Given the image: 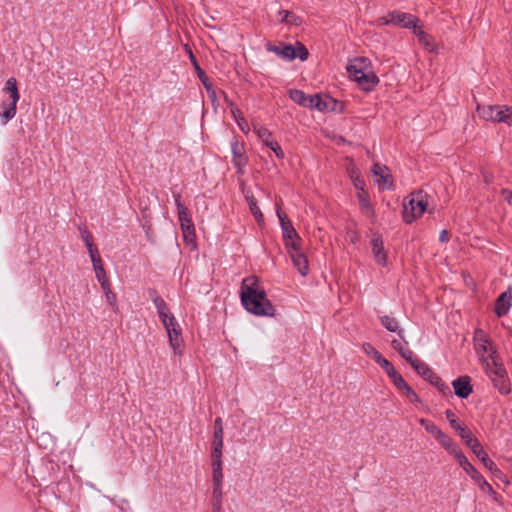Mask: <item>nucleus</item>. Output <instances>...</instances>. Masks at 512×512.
<instances>
[{"instance_id": "nucleus-1", "label": "nucleus", "mask_w": 512, "mask_h": 512, "mask_svg": "<svg viewBox=\"0 0 512 512\" xmlns=\"http://www.w3.org/2000/svg\"><path fill=\"white\" fill-rule=\"evenodd\" d=\"M475 349L484 366L486 375L492 381L494 387L503 395L510 393V381L502 363H499L490 340L480 329L475 331Z\"/></svg>"}, {"instance_id": "nucleus-2", "label": "nucleus", "mask_w": 512, "mask_h": 512, "mask_svg": "<svg viewBox=\"0 0 512 512\" xmlns=\"http://www.w3.org/2000/svg\"><path fill=\"white\" fill-rule=\"evenodd\" d=\"M241 302L245 309L257 316L275 315V308L267 298L265 291L259 288L256 278L249 277L242 281Z\"/></svg>"}, {"instance_id": "nucleus-3", "label": "nucleus", "mask_w": 512, "mask_h": 512, "mask_svg": "<svg viewBox=\"0 0 512 512\" xmlns=\"http://www.w3.org/2000/svg\"><path fill=\"white\" fill-rule=\"evenodd\" d=\"M154 305L161 322L167 332L169 344L174 351L175 355L182 354L183 338L180 325L174 315L169 314V308L165 300L156 298Z\"/></svg>"}, {"instance_id": "nucleus-4", "label": "nucleus", "mask_w": 512, "mask_h": 512, "mask_svg": "<svg viewBox=\"0 0 512 512\" xmlns=\"http://www.w3.org/2000/svg\"><path fill=\"white\" fill-rule=\"evenodd\" d=\"M427 207L422 191L412 193L408 203L403 205V219L406 223H412L416 218L422 216Z\"/></svg>"}, {"instance_id": "nucleus-5", "label": "nucleus", "mask_w": 512, "mask_h": 512, "mask_svg": "<svg viewBox=\"0 0 512 512\" xmlns=\"http://www.w3.org/2000/svg\"><path fill=\"white\" fill-rule=\"evenodd\" d=\"M378 22L379 24L383 25L393 24L399 27L413 29V32L417 33L419 19L416 16L409 13L393 11L388 13L384 17H380L378 19Z\"/></svg>"}, {"instance_id": "nucleus-6", "label": "nucleus", "mask_w": 512, "mask_h": 512, "mask_svg": "<svg viewBox=\"0 0 512 512\" xmlns=\"http://www.w3.org/2000/svg\"><path fill=\"white\" fill-rule=\"evenodd\" d=\"M415 365L413 369L421 375L425 380H427L430 384L437 387V389L442 392H450V388L447 384H445L442 379L423 361H414Z\"/></svg>"}, {"instance_id": "nucleus-7", "label": "nucleus", "mask_w": 512, "mask_h": 512, "mask_svg": "<svg viewBox=\"0 0 512 512\" xmlns=\"http://www.w3.org/2000/svg\"><path fill=\"white\" fill-rule=\"evenodd\" d=\"M287 249L294 266L302 276H306L308 273V259L306 255L301 251L300 243L297 241L287 243Z\"/></svg>"}, {"instance_id": "nucleus-8", "label": "nucleus", "mask_w": 512, "mask_h": 512, "mask_svg": "<svg viewBox=\"0 0 512 512\" xmlns=\"http://www.w3.org/2000/svg\"><path fill=\"white\" fill-rule=\"evenodd\" d=\"M277 216L280 221L285 244L287 245V243H292L294 241L300 243V238L298 236V233L294 229L292 222L287 218V216L284 213L281 212L280 209L277 210Z\"/></svg>"}, {"instance_id": "nucleus-9", "label": "nucleus", "mask_w": 512, "mask_h": 512, "mask_svg": "<svg viewBox=\"0 0 512 512\" xmlns=\"http://www.w3.org/2000/svg\"><path fill=\"white\" fill-rule=\"evenodd\" d=\"M370 62L367 58L358 57L352 60L347 66V71L350 78L354 81L362 74H366L370 71Z\"/></svg>"}, {"instance_id": "nucleus-10", "label": "nucleus", "mask_w": 512, "mask_h": 512, "mask_svg": "<svg viewBox=\"0 0 512 512\" xmlns=\"http://www.w3.org/2000/svg\"><path fill=\"white\" fill-rule=\"evenodd\" d=\"M512 306V287H509L505 292L501 293L495 302V314L498 317L505 316L510 307Z\"/></svg>"}, {"instance_id": "nucleus-11", "label": "nucleus", "mask_w": 512, "mask_h": 512, "mask_svg": "<svg viewBox=\"0 0 512 512\" xmlns=\"http://www.w3.org/2000/svg\"><path fill=\"white\" fill-rule=\"evenodd\" d=\"M223 437H224V431H223L222 419L220 417H217L214 421V434H213L211 455H216V456L222 455Z\"/></svg>"}, {"instance_id": "nucleus-12", "label": "nucleus", "mask_w": 512, "mask_h": 512, "mask_svg": "<svg viewBox=\"0 0 512 512\" xmlns=\"http://www.w3.org/2000/svg\"><path fill=\"white\" fill-rule=\"evenodd\" d=\"M266 49L269 52H272L282 59L285 60H294L296 58V54L294 53V46L291 44L281 43L280 45H273L271 42L266 44Z\"/></svg>"}, {"instance_id": "nucleus-13", "label": "nucleus", "mask_w": 512, "mask_h": 512, "mask_svg": "<svg viewBox=\"0 0 512 512\" xmlns=\"http://www.w3.org/2000/svg\"><path fill=\"white\" fill-rule=\"evenodd\" d=\"M455 394L462 399L468 398L472 393L473 387L469 376H461L452 382Z\"/></svg>"}, {"instance_id": "nucleus-14", "label": "nucleus", "mask_w": 512, "mask_h": 512, "mask_svg": "<svg viewBox=\"0 0 512 512\" xmlns=\"http://www.w3.org/2000/svg\"><path fill=\"white\" fill-rule=\"evenodd\" d=\"M231 150L233 154V164L237 168V173H242L243 167L247 164L244 146L242 143L235 140L231 143Z\"/></svg>"}, {"instance_id": "nucleus-15", "label": "nucleus", "mask_w": 512, "mask_h": 512, "mask_svg": "<svg viewBox=\"0 0 512 512\" xmlns=\"http://www.w3.org/2000/svg\"><path fill=\"white\" fill-rule=\"evenodd\" d=\"M372 253L379 265H386L387 257L384 251L383 240L379 235H374L371 239Z\"/></svg>"}, {"instance_id": "nucleus-16", "label": "nucleus", "mask_w": 512, "mask_h": 512, "mask_svg": "<svg viewBox=\"0 0 512 512\" xmlns=\"http://www.w3.org/2000/svg\"><path fill=\"white\" fill-rule=\"evenodd\" d=\"M355 81L362 90L369 92L377 86L379 78L372 70H370L366 74L360 75Z\"/></svg>"}, {"instance_id": "nucleus-17", "label": "nucleus", "mask_w": 512, "mask_h": 512, "mask_svg": "<svg viewBox=\"0 0 512 512\" xmlns=\"http://www.w3.org/2000/svg\"><path fill=\"white\" fill-rule=\"evenodd\" d=\"M472 451L483 463L484 467L491 471L492 474H501V470H499L494 461L490 459L489 455L486 451H484L481 444H479L478 447L474 448Z\"/></svg>"}, {"instance_id": "nucleus-18", "label": "nucleus", "mask_w": 512, "mask_h": 512, "mask_svg": "<svg viewBox=\"0 0 512 512\" xmlns=\"http://www.w3.org/2000/svg\"><path fill=\"white\" fill-rule=\"evenodd\" d=\"M335 104V100L327 95L322 96L320 94H314L311 108H315L323 112L327 110H334Z\"/></svg>"}, {"instance_id": "nucleus-19", "label": "nucleus", "mask_w": 512, "mask_h": 512, "mask_svg": "<svg viewBox=\"0 0 512 512\" xmlns=\"http://www.w3.org/2000/svg\"><path fill=\"white\" fill-rule=\"evenodd\" d=\"M387 171L388 168L379 163H375L372 167V173L379 177L377 182L381 184L385 189L392 186L391 176Z\"/></svg>"}, {"instance_id": "nucleus-20", "label": "nucleus", "mask_w": 512, "mask_h": 512, "mask_svg": "<svg viewBox=\"0 0 512 512\" xmlns=\"http://www.w3.org/2000/svg\"><path fill=\"white\" fill-rule=\"evenodd\" d=\"M212 459V482L213 484H223L222 455H211Z\"/></svg>"}, {"instance_id": "nucleus-21", "label": "nucleus", "mask_w": 512, "mask_h": 512, "mask_svg": "<svg viewBox=\"0 0 512 512\" xmlns=\"http://www.w3.org/2000/svg\"><path fill=\"white\" fill-rule=\"evenodd\" d=\"M455 431L471 450L477 448L480 444L478 439L473 436L472 432L464 424L462 426L456 427Z\"/></svg>"}, {"instance_id": "nucleus-22", "label": "nucleus", "mask_w": 512, "mask_h": 512, "mask_svg": "<svg viewBox=\"0 0 512 512\" xmlns=\"http://www.w3.org/2000/svg\"><path fill=\"white\" fill-rule=\"evenodd\" d=\"M289 96L295 103L306 108H311L313 95H307L302 90L292 89L289 91Z\"/></svg>"}, {"instance_id": "nucleus-23", "label": "nucleus", "mask_w": 512, "mask_h": 512, "mask_svg": "<svg viewBox=\"0 0 512 512\" xmlns=\"http://www.w3.org/2000/svg\"><path fill=\"white\" fill-rule=\"evenodd\" d=\"M391 345L392 347L401 355V357H403L407 362H409V364L412 366V368L414 367L415 363L414 361H419L420 359L417 358L413 351L410 350L409 348L407 347H404L400 341L398 340H393L391 342Z\"/></svg>"}, {"instance_id": "nucleus-24", "label": "nucleus", "mask_w": 512, "mask_h": 512, "mask_svg": "<svg viewBox=\"0 0 512 512\" xmlns=\"http://www.w3.org/2000/svg\"><path fill=\"white\" fill-rule=\"evenodd\" d=\"M382 325L390 332H397L401 340L407 343L404 337V330L400 329L398 321L391 316L385 315L380 318Z\"/></svg>"}, {"instance_id": "nucleus-25", "label": "nucleus", "mask_w": 512, "mask_h": 512, "mask_svg": "<svg viewBox=\"0 0 512 512\" xmlns=\"http://www.w3.org/2000/svg\"><path fill=\"white\" fill-rule=\"evenodd\" d=\"M18 101H12L9 104H2V112H0V117L3 124H7L11 119H13L16 115Z\"/></svg>"}, {"instance_id": "nucleus-26", "label": "nucleus", "mask_w": 512, "mask_h": 512, "mask_svg": "<svg viewBox=\"0 0 512 512\" xmlns=\"http://www.w3.org/2000/svg\"><path fill=\"white\" fill-rule=\"evenodd\" d=\"M3 92L8 93L12 101H19L20 94L18 91L16 78L11 77L6 81Z\"/></svg>"}, {"instance_id": "nucleus-27", "label": "nucleus", "mask_w": 512, "mask_h": 512, "mask_svg": "<svg viewBox=\"0 0 512 512\" xmlns=\"http://www.w3.org/2000/svg\"><path fill=\"white\" fill-rule=\"evenodd\" d=\"M511 110V106L496 105L494 112V123H506Z\"/></svg>"}, {"instance_id": "nucleus-28", "label": "nucleus", "mask_w": 512, "mask_h": 512, "mask_svg": "<svg viewBox=\"0 0 512 512\" xmlns=\"http://www.w3.org/2000/svg\"><path fill=\"white\" fill-rule=\"evenodd\" d=\"M180 227L186 241H192L195 237V228L191 218L180 222Z\"/></svg>"}, {"instance_id": "nucleus-29", "label": "nucleus", "mask_w": 512, "mask_h": 512, "mask_svg": "<svg viewBox=\"0 0 512 512\" xmlns=\"http://www.w3.org/2000/svg\"><path fill=\"white\" fill-rule=\"evenodd\" d=\"M495 109L496 105H478L476 111L482 119L494 122Z\"/></svg>"}, {"instance_id": "nucleus-30", "label": "nucleus", "mask_w": 512, "mask_h": 512, "mask_svg": "<svg viewBox=\"0 0 512 512\" xmlns=\"http://www.w3.org/2000/svg\"><path fill=\"white\" fill-rule=\"evenodd\" d=\"M278 16L280 21L283 23L300 25L302 22L300 17L296 16L288 10H280L278 12Z\"/></svg>"}, {"instance_id": "nucleus-31", "label": "nucleus", "mask_w": 512, "mask_h": 512, "mask_svg": "<svg viewBox=\"0 0 512 512\" xmlns=\"http://www.w3.org/2000/svg\"><path fill=\"white\" fill-rule=\"evenodd\" d=\"M460 466L463 468V470L470 475V477L476 481L482 480V475L476 470V468L468 461L466 458Z\"/></svg>"}, {"instance_id": "nucleus-32", "label": "nucleus", "mask_w": 512, "mask_h": 512, "mask_svg": "<svg viewBox=\"0 0 512 512\" xmlns=\"http://www.w3.org/2000/svg\"><path fill=\"white\" fill-rule=\"evenodd\" d=\"M254 131L257 134V136L259 137V139L266 146H268V143H270V142H272L274 140V138L272 137L271 132L267 128H265V127H262V126L255 127Z\"/></svg>"}, {"instance_id": "nucleus-33", "label": "nucleus", "mask_w": 512, "mask_h": 512, "mask_svg": "<svg viewBox=\"0 0 512 512\" xmlns=\"http://www.w3.org/2000/svg\"><path fill=\"white\" fill-rule=\"evenodd\" d=\"M447 452L452 455L459 463V465L466 459V456L463 454L461 449L458 447L456 443L450 444L446 448Z\"/></svg>"}, {"instance_id": "nucleus-34", "label": "nucleus", "mask_w": 512, "mask_h": 512, "mask_svg": "<svg viewBox=\"0 0 512 512\" xmlns=\"http://www.w3.org/2000/svg\"><path fill=\"white\" fill-rule=\"evenodd\" d=\"M191 58L193 60V63L195 65V68L197 70V73H198V76L199 78L201 79L204 87L206 88V90L209 92L212 90V84L210 83L208 77L206 76L205 72L199 67V65L197 64L196 60L194 59V56L191 54Z\"/></svg>"}, {"instance_id": "nucleus-35", "label": "nucleus", "mask_w": 512, "mask_h": 512, "mask_svg": "<svg viewBox=\"0 0 512 512\" xmlns=\"http://www.w3.org/2000/svg\"><path fill=\"white\" fill-rule=\"evenodd\" d=\"M362 349L367 355L371 356L376 363H378V361L383 357V355L378 350H376L370 343H364L362 345Z\"/></svg>"}, {"instance_id": "nucleus-36", "label": "nucleus", "mask_w": 512, "mask_h": 512, "mask_svg": "<svg viewBox=\"0 0 512 512\" xmlns=\"http://www.w3.org/2000/svg\"><path fill=\"white\" fill-rule=\"evenodd\" d=\"M415 35L418 36L419 38V41L421 44H423L426 48L428 49H432L431 46H432V39L431 37L425 33L421 27L417 26V33H414Z\"/></svg>"}, {"instance_id": "nucleus-37", "label": "nucleus", "mask_w": 512, "mask_h": 512, "mask_svg": "<svg viewBox=\"0 0 512 512\" xmlns=\"http://www.w3.org/2000/svg\"><path fill=\"white\" fill-rule=\"evenodd\" d=\"M389 378L393 381L394 385L401 391L408 385L404 378L396 370L389 375Z\"/></svg>"}, {"instance_id": "nucleus-38", "label": "nucleus", "mask_w": 512, "mask_h": 512, "mask_svg": "<svg viewBox=\"0 0 512 512\" xmlns=\"http://www.w3.org/2000/svg\"><path fill=\"white\" fill-rule=\"evenodd\" d=\"M294 53L296 54V58L302 61L307 60L309 56L307 48L302 43H297V46L294 47Z\"/></svg>"}, {"instance_id": "nucleus-39", "label": "nucleus", "mask_w": 512, "mask_h": 512, "mask_svg": "<svg viewBox=\"0 0 512 512\" xmlns=\"http://www.w3.org/2000/svg\"><path fill=\"white\" fill-rule=\"evenodd\" d=\"M86 248H87V250L89 252V255H90V258H91V261H92V265H95V264H98V263L102 262L101 257H100L99 252H98V249L93 244L86 246Z\"/></svg>"}, {"instance_id": "nucleus-40", "label": "nucleus", "mask_w": 512, "mask_h": 512, "mask_svg": "<svg viewBox=\"0 0 512 512\" xmlns=\"http://www.w3.org/2000/svg\"><path fill=\"white\" fill-rule=\"evenodd\" d=\"M86 248H87V250L89 252V255H90V258H91V261H92V265H95V264H98V263L102 262L101 257H100L99 252H98V249L93 244L86 246Z\"/></svg>"}, {"instance_id": "nucleus-41", "label": "nucleus", "mask_w": 512, "mask_h": 512, "mask_svg": "<svg viewBox=\"0 0 512 512\" xmlns=\"http://www.w3.org/2000/svg\"><path fill=\"white\" fill-rule=\"evenodd\" d=\"M78 230L81 234V238L82 240L84 241L85 243V246H88V245H92L93 242H92V235L91 233L88 231L87 227L84 226V225H80L78 227Z\"/></svg>"}, {"instance_id": "nucleus-42", "label": "nucleus", "mask_w": 512, "mask_h": 512, "mask_svg": "<svg viewBox=\"0 0 512 512\" xmlns=\"http://www.w3.org/2000/svg\"><path fill=\"white\" fill-rule=\"evenodd\" d=\"M359 201L361 203V207H362V210L367 214V215H370L373 213V210L370 206V203H369V200L367 198V195L364 193V194H359Z\"/></svg>"}, {"instance_id": "nucleus-43", "label": "nucleus", "mask_w": 512, "mask_h": 512, "mask_svg": "<svg viewBox=\"0 0 512 512\" xmlns=\"http://www.w3.org/2000/svg\"><path fill=\"white\" fill-rule=\"evenodd\" d=\"M446 419L449 421L451 427L456 430V427L462 426L463 424L456 419L455 413L448 409L445 411Z\"/></svg>"}, {"instance_id": "nucleus-44", "label": "nucleus", "mask_w": 512, "mask_h": 512, "mask_svg": "<svg viewBox=\"0 0 512 512\" xmlns=\"http://www.w3.org/2000/svg\"><path fill=\"white\" fill-rule=\"evenodd\" d=\"M377 364L380 365V367L387 373L388 376L396 370L394 366L384 357H382Z\"/></svg>"}, {"instance_id": "nucleus-45", "label": "nucleus", "mask_w": 512, "mask_h": 512, "mask_svg": "<svg viewBox=\"0 0 512 512\" xmlns=\"http://www.w3.org/2000/svg\"><path fill=\"white\" fill-rule=\"evenodd\" d=\"M267 147H269L279 159L284 158V152L279 143L275 139L272 142L268 143Z\"/></svg>"}, {"instance_id": "nucleus-46", "label": "nucleus", "mask_w": 512, "mask_h": 512, "mask_svg": "<svg viewBox=\"0 0 512 512\" xmlns=\"http://www.w3.org/2000/svg\"><path fill=\"white\" fill-rule=\"evenodd\" d=\"M223 484H213L212 501H223Z\"/></svg>"}, {"instance_id": "nucleus-47", "label": "nucleus", "mask_w": 512, "mask_h": 512, "mask_svg": "<svg viewBox=\"0 0 512 512\" xmlns=\"http://www.w3.org/2000/svg\"><path fill=\"white\" fill-rule=\"evenodd\" d=\"M93 269L95 271V274H96V278L97 280H103V279H106V271L103 267V264L102 262L101 263H98V264H95L93 265Z\"/></svg>"}, {"instance_id": "nucleus-48", "label": "nucleus", "mask_w": 512, "mask_h": 512, "mask_svg": "<svg viewBox=\"0 0 512 512\" xmlns=\"http://www.w3.org/2000/svg\"><path fill=\"white\" fill-rule=\"evenodd\" d=\"M177 213L179 222L191 218L188 209L184 205H178Z\"/></svg>"}, {"instance_id": "nucleus-49", "label": "nucleus", "mask_w": 512, "mask_h": 512, "mask_svg": "<svg viewBox=\"0 0 512 512\" xmlns=\"http://www.w3.org/2000/svg\"><path fill=\"white\" fill-rule=\"evenodd\" d=\"M443 448H447L450 444L453 443V440L444 432H441L440 435L436 439Z\"/></svg>"}, {"instance_id": "nucleus-50", "label": "nucleus", "mask_w": 512, "mask_h": 512, "mask_svg": "<svg viewBox=\"0 0 512 512\" xmlns=\"http://www.w3.org/2000/svg\"><path fill=\"white\" fill-rule=\"evenodd\" d=\"M402 391H405L406 396L409 398L411 402L420 401V398L417 395V393L409 385H407Z\"/></svg>"}, {"instance_id": "nucleus-51", "label": "nucleus", "mask_w": 512, "mask_h": 512, "mask_svg": "<svg viewBox=\"0 0 512 512\" xmlns=\"http://www.w3.org/2000/svg\"><path fill=\"white\" fill-rule=\"evenodd\" d=\"M105 297L109 305L116 310L117 309V296L114 292L108 291L105 293Z\"/></svg>"}, {"instance_id": "nucleus-52", "label": "nucleus", "mask_w": 512, "mask_h": 512, "mask_svg": "<svg viewBox=\"0 0 512 512\" xmlns=\"http://www.w3.org/2000/svg\"><path fill=\"white\" fill-rule=\"evenodd\" d=\"M425 430L428 433H430L431 435H433L435 437V439H437V437L442 432L433 422H431L430 424H427V428Z\"/></svg>"}, {"instance_id": "nucleus-53", "label": "nucleus", "mask_w": 512, "mask_h": 512, "mask_svg": "<svg viewBox=\"0 0 512 512\" xmlns=\"http://www.w3.org/2000/svg\"><path fill=\"white\" fill-rule=\"evenodd\" d=\"M246 200H247V202L249 204V208H250V211H251L252 214L254 213L255 209H260L258 207L257 201H256V199L254 198L253 195L247 194L246 195Z\"/></svg>"}, {"instance_id": "nucleus-54", "label": "nucleus", "mask_w": 512, "mask_h": 512, "mask_svg": "<svg viewBox=\"0 0 512 512\" xmlns=\"http://www.w3.org/2000/svg\"><path fill=\"white\" fill-rule=\"evenodd\" d=\"M476 483L479 485V487L481 489L487 488V490L489 492H493V489H492L491 485L484 479L483 476H482V480L476 481Z\"/></svg>"}, {"instance_id": "nucleus-55", "label": "nucleus", "mask_w": 512, "mask_h": 512, "mask_svg": "<svg viewBox=\"0 0 512 512\" xmlns=\"http://www.w3.org/2000/svg\"><path fill=\"white\" fill-rule=\"evenodd\" d=\"M99 282L101 284V288L103 289L104 293H107L108 291H112L111 287H110V283L107 278L103 279V280H99Z\"/></svg>"}, {"instance_id": "nucleus-56", "label": "nucleus", "mask_w": 512, "mask_h": 512, "mask_svg": "<svg viewBox=\"0 0 512 512\" xmlns=\"http://www.w3.org/2000/svg\"><path fill=\"white\" fill-rule=\"evenodd\" d=\"M253 216L255 217L256 221L260 224L264 221L263 214L260 209H255Z\"/></svg>"}, {"instance_id": "nucleus-57", "label": "nucleus", "mask_w": 512, "mask_h": 512, "mask_svg": "<svg viewBox=\"0 0 512 512\" xmlns=\"http://www.w3.org/2000/svg\"><path fill=\"white\" fill-rule=\"evenodd\" d=\"M222 510V501H212V511L213 512H221Z\"/></svg>"}, {"instance_id": "nucleus-58", "label": "nucleus", "mask_w": 512, "mask_h": 512, "mask_svg": "<svg viewBox=\"0 0 512 512\" xmlns=\"http://www.w3.org/2000/svg\"><path fill=\"white\" fill-rule=\"evenodd\" d=\"M364 185H365V183H364L363 179H360L358 177L355 179L354 186L356 189L363 190Z\"/></svg>"}, {"instance_id": "nucleus-59", "label": "nucleus", "mask_w": 512, "mask_h": 512, "mask_svg": "<svg viewBox=\"0 0 512 512\" xmlns=\"http://www.w3.org/2000/svg\"><path fill=\"white\" fill-rule=\"evenodd\" d=\"M449 239V234L447 230H442L439 234V240L441 242H447Z\"/></svg>"}, {"instance_id": "nucleus-60", "label": "nucleus", "mask_w": 512, "mask_h": 512, "mask_svg": "<svg viewBox=\"0 0 512 512\" xmlns=\"http://www.w3.org/2000/svg\"><path fill=\"white\" fill-rule=\"evenodd\" d=\"M148 294L153 303L155 302L156 298H161L155 289H149Z\"/></svg>"}, {"instance_id": "nucleus-61", "label": "nucleus", "mask_w": 512, "mask_h": 512, "mask_svg": "<svg viewBox=\"0 0 512 512\" xmlns=\"http://www.w3.org/2000/svg\"><path fill=\"white\" fill-rule=\"evenodd\" d=\"M173 197L175 200L176 207L178 208V205H183L181 202V195L179 193H173Z\"/></svg>"}, {"instance_id": "nucleus-62", "label": "nucleus", "mask_w": 512, "mask_h": 512, "mask_svg": "<svg viewBox=\"0 0 512 512\" xmlns=\"http://www.w3.org/2000/svg\"><path fill=\"white\" fill-rule=\"evenodd\" d=\"M236 121H237V123H238V125H239L240 129H241L242 131H244V130H245V128H244L243 124L247 125L246 120L244 119V117H239V119H237Z\"/></svg>"}, {"instance_id": "nucleus-63", "label": "nucleus", "mask_w": 512, "mask_h": 512, "mask_svg": "<svg viewBox=\"0 0 512 512\" xmlns=\"http://www.w3.org/2000/svg\"><path fill=\"white\" fill-rule=\"evenodd\" d=\"M506 193H507L506 200L512 206V192L504 190L503 194H506Z\"/></svg>"}, {"instance_id": "nucleus-64", "label": "nucleus", "mask_w": 512, "mask_h": 512, "mask_svg": "<svg viewBox=\"0 0 512 512\" xmlns=\"http://www.w3.org/2000/svg\"><path fill=\"white\" fill-rule=\"evenodd\" d=\"M231 111L236 120L239 119V117H241L239 109L232 107Z\"/></svg>"}]
</instances>
